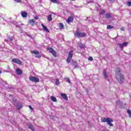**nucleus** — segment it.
Segmentation results:
<instances>
[{"mask_svg": "<svg viewBox=\"0 0 131 131\" xmlns=\"http://www.w3.org/2000/svg\"><path fill=\"white\" fill-rule=\"evenodd\" d=\"M119 102H120L119 101H117V105H118V103H119Z\"/></svg>", "mask_w": 131, "mask_h": 131, "instance_id": "4c0bfd02", "label": "nucleus"}, {"mask_svg": "<svg viewBox=\"0 0 131 131\" xmlns=\"http://www.w3.org/2000/svg\"><path fill=\"white\" fill-rule=\"evenodd\" d=\"M32 54H34V55H35V58H38L39 59V58L41 57V55H39V52L37 51H31Z\"/></svg>", "mask_w": 131, "mask_h": 131, "instance_id": "0eeeda50", "label": "nucleus"}, {"mask_svg": "<svg viewBox=\"0 0 131 131\" xmlns=\"http://www.w3.org/2000/svg\"><path fill=\"white\" fill-rule=\"evenodd\" d=\"M106 28H107V29H112L114 28V27H113V26H111V25H107Z\"/></svg>", "mask_w": 131, "mask_h": 131, "instance_id": "b1692460", "label": "nucleus"}, {"mask_svg": "<svg viewBox=\"0 0 131 131\" xmlns=\"http://www.w3.org/2000/svg\"><path fill=\"white\" fill-rule=\"evenodd\" d=\"M6 41H8V40H5Z\"/></svg>", "mask_w": 131, "mask_h": 131, "instance_id": "79ce46f5", "label": "nucleus"}, {"mask_svg": "<svg viewBox=\"0 0 131 131\" xmlns=\"http://www.w3.org/2000/svg\"><path fill=\"white\" fill-rule=\"evenodd\" d=\"M118 73L116 76V78L118 81L121 84L123 83V81H124V76L122 74L121 71L119 70Z\"/></svg>", "mask_w": 131, "mask_h": 131, "instance_id": "f257e3e1", "label": "nucleus"}, {"mask_svg": "<svg viewBox=\"0 0 131 131\" xmlns=\"http://www.w3.org/2000/svg\"><path fill=\"white\" fill-rule=\"evenodd\" d=\"M88 123L89 124H90V121H88Z\"/></svg>", "mask_w": 131, "mask_h": 131, "instance_id": "58836bf2", "label": "nucleus"}, {"mask_svg": "<svg viewBox=\"0 0 131 131\" xmlns=\"http://www.w3.org/2000/svg\"><path fill=\"white\" fill-rule=\"evenodd\" d=\"M88 60L89 61H93V60H94V59L92 57H89Z\"/></svg>", "mask_w": 131, "mask_h": 131, "instance_id": "2f4dec72", "label": "nucleus"}, {"mask_svg": "<svg viewBox=\"0 0 131 131\" xmlns=\"http://www.w3.org/2000/svg\"><path fill=\"white\" fill-rule=\"evenodd\" d=\"M80 48H81V49H84V45H80Z\"/></svg>", "mask_w": 131, "mask_h": 131, "instance_id": "473e14b6", "label": "nucleus"}, {"mask_svg": "<svg viewBox=\"0 0 131 131\" xmlns=\"http://www.w3.org/2000/svg\"><path fill=\"white\" fill-rule=\"evenodd\" d=\"M121 31H124V28H121Z\"/></svg>", "mask_w": 131, "mask_h": 131, "instance_id": "e433bc0d", "label": "nucleus"}, {"mask_svg": "<svg viewBox=\"0 0 131 131\" xmlns=\"http://www.w3.org/2000/svg\"><path fill=\"white\" fill-rule=\"evenodd\" d=\"M64 80H66V81H67V82H68V83H71V81H70V79H69V78L66 77L64 78Z\"/></svg>", "mask_w": 131, "mask_h": 131, "instance_id": "f3484780", "label": "nucleus"}, {"mask_svg": "<svg viewBox=\"0 0 131 131\" xmlns=\"http://www.w3.org/2000/svg\"><path fill=\"white\" fill-rule=\"evenodd\" d=\"M0 73H2V72H1V71H0Z\"/></svg>", "mask_w": 131, "mask_h": 131, "instance_id": "a19ab883", "label": "nucleus"}, {"mask_svg": "<svg viewBox=\"0 0 131 131\" xmlns=\"http://www.w3.org/2000/svg\"><path fill=\"white\" fill-rule=\"evenodd\" d=\"M101 122H107V124L110 126H113V124L111 122H113V120L110 118H102L101 119Z\"/></svg>", "mask_w": 131, "mask_h": 131, "instance_id": "f03ea898", "label": "nucleus"}, {"mask_svg": "<svg viewBox=\"0 0 131 131\" xmlns=\"http://www.w3.org/2000/svg\"><path fill=\"white\" fill-rule=\"evenodd\" d=\"M14 1L15 2V3H17L18 4L22 3L21 0H14Z\"/></svg>", "mask_w": 131, "mask_h": 131, "instance_id": "cd10ccee", "label": "nucleus"}, {"mask_svg": "<svg viewBox=\"0 0 131 131\" xmlns=\"http://www.w3.org/2000/svg\"><path fill=\"white\" fill-rule=\"evenodd\" d=\"M105 17L107 19H110V18H111L112 16H111V14H110V13H107L105 14Z\"/></svg>", "mask_w": 131, "mask_h": 131, "instance_id": "4be33fe9", "label": "nucleus"}, {"mask_svg": "<svg viewBox=\"0 0 131 131\" xmlns=\"http://www.w3.org/2000/svg\"><path fill=\"white\" fill-rule=\"evenodd\" d=\"M128 115H129V117H131V111L130 110H127V111Z\"/></svg>", "mask_w": 131, "mask_h": 131, "instance_id": "c85d7f7f", "label": "nucleus"}, {"mask_svg": "<svg viewBox=\"0 0 131 131\" xmlns=\"http://www.w3.org/2000/svg\"><path fill=\"white\" fill-rule=\"evenodd\" d=\"M61 97H62L63 99H64V100H68V97H67V95L65 94H61Z\"/></svg>", "mask_w": 131, "mask_h": 131, "instance_id": "2eb2a0df", "label": "nucleus"}, {"mask_svg": "<svg viewBox=\"0 0 131 131\" xmlns=\"http://www.w3.org/2000/svg\"><path fill=\"white\" fill-rule=\"evenodd\" d=\"M51 99L52 100V101H53V102H57V98H56V97L54 96H51Z\"/></svg>", "mask_w": 131, "mask_h": 131, "instance_id": "412c9836", "label": "nucleus"}, {"mask_svg": "<svg viewBox=\"0 0 131 131\" xmlns=\"http://www.w3.org/2000/svg\"><path fill=\"white\" fill-rule=\"evenodd\" d=\"M73 20H74V17H73V16H70L67 20V22L68 24L71 23L72 22H73Z\"/></svg>", "mask_w": 131, "mask_h": 131, "instance_id": "9d476101", "label": "nucleus"}, {"mask_svg": "<svg viewBox=\"0 0 131 131\" xmlns=\"http://www.w3.org/2000/svg\"><path fill=\"white\" fill-rule=\"evenodd\" d=\"M59 29L61 30H62L64 29V25L62 23H60L59 25Z\"/></svg>", "mask_w": 131, "mask_h": 131, "instance_id": "dca6fc26", "label": "nucleus"}, {"mask_svg": "<svg viewBox=\"0 0 131 131\" xmlns=\"http://www.w3.org/2000/svg\"><path fill=\"white\" fill-rule=\"evenodd\" d=\"M8 40H9V41H13V38L11 37H8Z\"/></svg>", "mask_w": 131, "mask_h": 131, "instance_id": "7c9ffc66", "label": "nucleus"}, {"mask_svg": "<svg viewBox=\"0 0 131 131\" xmlns=\"http://www.w3.org/2000/svg\"><path fill=\"white\" fill-rule=\"evenodd\" d=\"M74 1H75V0H72V2H74Z\"/></svg>", "mask_w": 131, "mask_h": 131, "instance_id": "ea45409f", "label": "nucleus"}, {"mask_svg": "<svg viewBox=\"0 0 131 131\" xmlns=\"http://www.w3.org/2000/svg\"><path fill=\"white\" fill-rule=\"evenodd\" d=\"M30 23L33 26L34 24H35V20L34 19H32L30 21Z\"/></svg>", "mask_w": 131, "mask_h": 131, "instance_id": "aec40b11", "label": "nucleus"}, {"mask_svg": "<svg viewBox=\"0 0 131 131\" xmlns=\"http://www.w3.org/2000/svg\"><path fill=\"white\" fill-rule=\"evenodd\" d=\"M102 131H105L104 130H103Z\"/></svg>", "mask_w": 131, "mask_h": 131, "instance_id": "c03bdc74", "label": "nucleus"}, {"mask_svg": "<svg viewBox=\"0 0 131 131\" xmlns=\"http://www.w3.org/2000/svg\"><path fill=\"white\" fill-rule=\"evenodd\" d=\"M56 85H59L60 84V82L59 80V79H56V82H55Z\"/></svg>", "mask_w": 131, "mask_h": 131, "instance_id": "393cba45", "label": "nucleus"}, {"mask_svg": "<svg viewBox=\"0 0 131 131\" xmlns=\"http://www.w3.org/2000/svg\"><path fill=\"white\" fill-rule=\"evenodd\" d=\"M21 15L23 18H27V12L25 11H21Z\"/></svg>", "mask_w": 131, "mask_h": 131, "instance_id": "f8f14e48", "label": "nucleus"}, {"mask_svg": "<svg viewBox=\"0 0 131 131\" xmlns=\"http://www.w3.org/2000/svg\"><path fill=\"white\" fill-rule=\"evenodd\" d=\"M29 107L31 110V111H32V110H33V108H32V107L30 105L29 106Z\"/></svg>", "mask_w": 131, "mask_h": 131, "instance_id": "f704fd0d", "label": "nucleus"}, {"mask_svg": "<svg viewBox=\"0 0 131 131\" xmlns=\"http://www.w3.org/2000/svg\"><path fill=\"white\" fill-rule=\"evenodd\" d=\"M16 72L17 75H21L23 73L22 70L19 68L16 70Z\"/></svg>", "mask_w": 131, "mask_h": 131, "instance_id": "9b49d317", "label": "nucleus"}, {"mask_svg": "<svg viewBox=\"0 0 131 131\" xmlns=\"http://www.w3.org/2000/svg\"><path fill=\"white\" fill-rule=\"evenodd\" d=\"M29 80L32 81V82H39V79L34 76H31L29 77Z\"/></svg>", "mask_w": 131, "mask_h": 131, "instance_id": "39448f33", "label": "nucleus"}, {"mask_svg": "<svg viewBox=\"0 0 131 131\" xmlns=\"http://www.w3.org/2000/svg\"><path fill=\"white\" fill-rule=\"evenodd\" d=\"M108 1H111L112 0H108Z\"/></svg>", "mask_w": 131, "mask_h": 131, "instance_id": "37998d69", "label": "nucleus"}, {"mask_svg": "<svg viewBox=\"0 0 131 131\" xmlns=\"http://www.w3.org/2000/svg\"><path fill=\"white\" fill-rule=\"evenodd\" d=\"M103 76L105 79H108V75H107V72L105 70H103Z\"/></svg>", "mask_w": 131, "mask_h": 131, "instance_id": "4468645a", "label": "nucleus"}, {"mask_svg": "<svg viewBox=\"0 0 131 131\" xmlns=\"http://www.w3.org/2000/svg\"><path fill=\"white\" fill-rule=\"evenodd\" d=\"M73 56V51H71L69 52V56L67 59V63H69L71 59H72V57Z\"/></svg>", "mask_w": 131, "mask_h": 131, "instance_id": "20e7f679", "label": "nucleus"}, {"mask_svg": "<svg viewBox=\"0 0 131 131\" xmlns=\"http://www.w3.org/2000/svg\"><path fill=\"white\" fill-rule=\"evenodd\" d=\"M12 62H13V63H16V64H18V65L22 64V61H21V60L17 58L12 59Z\"/></svg>", "mask_w": 131, "mask_h": 131, "instance_id": "423d86ee", "label": "nucleus"}, {"mask_svg": "<svg viewBox=\"0 0 131 131\" xmlns=\"http://www.w3.org/2000/svg\"><path fill=\"white\" fill-rule=\"evenodd\" d=\"M47 50L48 51H49L50 53H51V54H52V55L54 57H56V51H55V50L54 49H53V48H52L51 47H49L47 48Z\"/></svg>", "mask_w": 131, "mask_h": 131, "instance_id": "6e6552de", "label": "nucleus"}, {"mask_svg": "<svg viewBox=\"0 0 131 131\" xmlns=\"http://www.w3.org/2000/svg\"><path fill=\"white\" fill-rule=\"evenodd\" d=\"M22 106L21 105H16V108L18 109V110H20Z\"/></svg>", "mask_w": 131, "mask_h": 131, "instance_id": "bb28decb", "label": "nucleus"}, {"mask_svg": "<svg viewBox=\"0 0 131 131\" xmlns=\"http://www.w3.org/2000/svg\"><path fill=\"white\" fill-rule=\"evenodd\" d=\"M74 34L75 36L78 38L85 37V36H86V33L84 32H80L78 31H77L76 33H75Z\"/></svg>", "mask_w": 131, "mask_h": 131, "instance_id": "7ed1b4c3", "label": "nucleus"}, {"mask_svg": "<svg viewBox=\"0 0 131 131\" xmlns=\"http://www.w3.org/2000/svg\"><path fill=\"white\" fill-rule=\"evenodd\" d=\"M73 64L75 65V68H76V67H77V63H76L75 61H74Z\"/></svg>", "mask_w": 131, "mask_h": 131, "instance_id": "c756f323", "label": "nucleus"}, {"mask_svg": "<svg viewBox=\"0 0 131 131\" xmlns=\"http://www.w3.org/2000/svg\"><path fill=\"white\" fill-rule=\"evenodd\" d=\"M35 20H37L38 19V17L37 16H35L34 17Z\"/></svg>", "mask_w": 131, "mask_h": 131, "instance_id": "c9c22d12", "label": "nucleus"}, {"mask_svg": "<svg viewBox=\"0 0 131 131\" xmlns=\"http://www.w3.org/2000/svg\"><path fill=\"white\" fill-rule=\"evenodd\" d=\"M128 6L129 7H130V6H131V2H129L128 3Z\"/></svg>", "mask_w": 131, "mask_h": 131, "instance_id": "72a5a7b5", "label": "nucleus"}, {"mask_svg": "<svg viewBox=\"0 0 131 131\" xmlns=\"http://www.w3.org/2000/svg\"><path fill=\"white\" fill-rule=\"evenodd\" d=\"M128 43L127 42H124L123 43H119V46L120 49H122V48H124V47H127Z\"/></svg>", "mask_w": 131, "mask_h": 131, "instance_id": "1a4fd4ad", "label": "nucleus"}, {"mask_svg": "<svg viewBox=\"0 0 131 131\" xmlns=\"http://www.w3.org/2000/svg\"><path fill=\"white\" fill-rule=\"evenodd\" d=\"M41 26L43 28V30H45V31H46V32H50V30H49V29L46 27L43 24H41Z\"/></svg>", "mask_w": 131, "mask_h": 131, "instance_id": "ddd939ff", "label": "nucleus"}, {"mask_svg": "<svg viewBox=\"0 0 131 131\" xmlns=\"http://www.w3.org/2000/svg\"><path fill=\"white\" fill-rule=\"evenodd\" d=\"M52 15H49L48 16V21H52Z\"/></svg>", "mask_w": 131, "mask_h": 131, "instance_id": "5701e85b", "label": "nucleus"}, {"mask_svg": "<svg viewBox=\"0 0 131 131\" xmlns=\"http://www.w3.org/2000/svg\"><path fill=\"white\" fill-rule=\"evenodd\" d=\"M28 128L30 129H31V130L34 131V127H33V125H32V124H30L28 126Z\"/></svg>", "mask_w": 131, "mask_h": 131, "instance_id": "a211bd4d", "label": "nucleus"}, {"mask_svg": "<svg viewBox=\"0 0 131 131\" xmlns=\"http://www.w3.org/2000/svg\"><path fill=\"white\" fill-rule=\"evenodd\" d=\"M51 3H53V4H58L57 0H50Z\"/></svg>", "mask_w": 131, "mask_h": 131, "instance_id": "a878e982", "label": "nucleus"}, {"mask_svg": "<svg viewBox=\"0 0 131 131\" xmlns=\"http://www.w3.org/2000/svg\"><path fill=\"white\" fill-rule=\"evenodd\" d=\"M105 12L106 11H105V10L101 9L99 11V14H100L101 15H104Z\"/></svg>", "mask_w": 131, "mask_h": 131, "instance_id": "6ab92c4d", "label": "nucleus"}]
</instances>
